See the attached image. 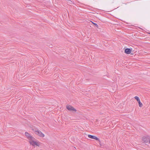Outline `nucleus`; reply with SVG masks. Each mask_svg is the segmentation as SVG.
I'll return each mask as SVG.
<instances>
[{"mask_svg":"<svg viewBox=\"0 0 150 150\" xmlns=\"http://www.w3.org/2000/svg\"><path fill=\"white\" fill-rule=\"evenodd\" d=\"M88 137L92 139H96V140H99V139L96 137L91 135H88Z\"/></svg>","mask_w":150,"mask_h":150,"instance_id":"nucleus-4","label":"nucleus"},{"mask_svg":"<svg viewBox=\"0 0 150 150\" xmlns=\"http://www.w3.org/2000/svg\"><path fill=\"white\" fill-rule=\"evenodd\" d=\"M36 132H38V130L37 131H35Z\"/></svg>","mask_w":150,"mask_h":150,"instance_id":"nucleus-12","label":"nucleus"},{"mask_svg":"<svg viewBox=\"0 0 150 150\" xmlns=\"http://www.w3.org/2000/svg\"><path fill=\"white\" fill-rule=\"evenodd\" d=\"M25 134L28 140V142L30 145L33 146H35V145L38 146V142H37L36 139L35 138L27 132H25Z\"/></svg>","mask_w":150,"mask_h":150,"instance_id":"nucleus-1","label":"nucleus"},{"mask_svg":"<svg viewBox=\"0 0 150 150\" xmlns=\"http://www.w3.org/2000/svg\"><path fill=\"white\" fill-rule=\"evenodd\" d=\"M125 52L127 54H130L131 52V50L129 48H127L125 50Z\"/></svg>","mask_w":150,"mask_h":150,"instance_id":"nucleus-5","label":"nucleus"},{"mask_svg":"<svg viewBox=\"0 0 150 150\" xmlns=\"http://www.w3.org/2000/svg\"><path fill=\"white\" fill-rule=\"evenodd\" d=\"M40 143H39V142H38V146H39V145H40Z\"/></svg>","mask_w":150,"mask_h":150,"instance_id":"nucleus-10","label":"nucleus"},{"mask_svg":"<svg viewBox=\"0 0 150 150\" xmlns=\"http://www.w3.org/2000/svg\"><path fill=\"white\" fill-rule=\"evenodd\" d=\"M38 135L42 137H44L45 136V135L43 134L41 131H38Z\"/></svg>","mask_w":150,"mask_h":150,"instance_id":"nucleus-6","label":"nucleus"},{"mask_svg":"<svg viewBox=\"0 0 150 150\" xmlns=\"http://www.w3.org/2000/svg\"><path fill=\"white\" fill-rule=\"evenodd\" d=\"M134 98L137 101H138L139 99V98L137 96H135L134 97Z\"/></svg>","mask_w":150,"mask_h":150,"instance_id":"nucleus-8","label":"nucleus"},{"mask_svg":"<svg viewBox=\"0 0 150 150\" xmlns=\"http://www.w3.org/2000/svg\"><path fill=\"white\" fill-rule=\"evenodd\" d=\"M150 138L149 137H144L142 138V141L145 143L149 142Z\"/></svg>","mask_w":150,"mask_h":150,"instance_id":"nucleus-2","label":"nucleus"},{"mask_svg":"<svg viewBox=\"0 0 150 150\" xmlns=\"http://www.w3.org/2000/svg\"><path fill=\"white\" fill-rule=\"evenodd\" d=\"M92 23L93 24V25H95L96 27H97V28H98V25L96 23L92 22Z\"/></svg>","mask_w":150,"mask_h":150,"instance_id":"nucleus-9","label":"nucleus"},{"mask_svg":"<svg viewBox=\"0 0 150 150\" xmlns=\"http://www.w3.org/2000/svg\"><path fill=\"white\" fill-rule=\"evenodd\" d=\"M66 108L70 111H74L75 112L76 111V110L74 107L70 105H67L66 106Z\"/></svg>","mask_w":150,"mask_h":150,"instance_id":"nucleus-3","label":"nucleus"},{"mask_svg":"<svg viewBox=\"0 0 150 150\" xmlns=\"http://www.w3.org/2000/svg\"><path fill=\"white\" fill-rule=\"evenodd\" d=\"M139 106L141 107L142 106V104L141 102H139L138 103Z\"/></svg>","mask_w":150,"mask_h":150,"instance_id":"nucleus-7","label":"nucleus"},{"mask_svg":"<svg viewBox=\"0 0 150 150\" xmlns=\"http://www.w3.org/2000/svg\"><path fill=\"white\" fill-rule=\"evenodd\" d=\"M138 102V103L139 102H140V99H139L138 101H137Z\"/></svg>","mask_w":150,"mask_h":150,"instance_id":"nucleus-11","label":"nucleus"}]
</instances>
